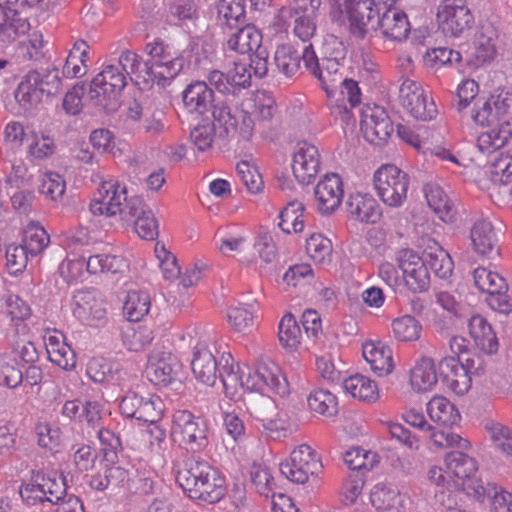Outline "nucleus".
I'll list each match as a JSON object with an SVG mask.
<instances>
[{
  "instance_id": "41",
  "label": "nucleus",
  "mask_w": 512,
  "mask_h": 512,
  "mask_svg": "<svg viewBox=\"0 0 512 512\" xmlns=\"http://www.w3.org/2000/svg\"><path fill=\"white\" fill-rule=\"evenodd\" d=\"M427 413L432 421L446 427L458 424L461 419L456 406L443 396H434L427 403Z\"/></svg>"
},
{
  "instance_id": "14",
  "label": "nucleus",
  "mask_w": 512,
  "mask_h": 512,
  "mask_svg": "<svg viewBox=\"0 0 512 512\" xmlns=\"http://www.w3.org/2000/svg\"><path fill=\"white\" fill-rule=\"evenodd\" d=\"M145 374L154 385L167 387L181 383L182 364L170 351L154 350L148 356Z\"/></svg>"
},
{
  "instance_id": "7",
  "label": "nucleus",
  "mask_w": 512,
  "mask_h": 512,
  "mask_svg": "<svg viewBox=\"0 0 512 512\" xmlns=\"http://www.w3.org/2000/svg\"><path fill=\"white\" fill-rule=\"evenodd\" d=\"M373 185L378 197L386 206L399 208L407 200L410 177L397 166L386 164L375 171Z\"/></svg>"
},
{
  "instance_id": "6",
  "label": "nucleus",
  "mask_w": 512,
  "mask_h": 512,
  "mask_svg": "<svg viewBox=\"0 0 512 512\" xmlns=\"http://www.w3.org/2000/svg\"><path fill=\"white\" fill-rule=\"evenodd\" d=\"M126 74L114 63L106 65L91 81L88 97L95 106L106 112L119 107V97L127 86Z\"/></svg>"
},
{
  "instance_id": "2",
  "label": "nucleus",
  "mask_w": 512,
  "mask_h": 512,
  "mask_svg": "<svg viewBox=\"0 0 512 512\" xmlns=\"http://www.w3.org/2000/svg\"><path fill=\"white\" fill-rule=\"evenodd\" d=\"M62 89L63 83L58 68L35 69L22 77L15 98L23 108L30 109L39 104L44 95L56 96Z\"/></svg>"
},
{
  "instance_id": "37",
  "label": "nucleus",
  "mask_w": 512,
  "mask_h": 512,
  "mask_svg": "<svg viewBox=\"0 0 512 512\" xmlns=\"http://www.w3.org/2000/svg\"><path fill=\"white\" fill-rule=\"evenodd\" d=\"M428 206L443 222H453L456 214L454 205L445 191L438 184L428 183L424 186Z\"/></svg>"
},
{
  "instance_id": "44",
  "label": "nucleus",
  "mask_w": 512,
  "mask_h": 512,
  "mask_svg": "<svg viewBox=\"0 0 512 512\" xmlns=\"http://www.w3.org/2000/svg\"><path fill=\"white\" fill-rule=\"evenodd\" d=\"M219 364L221 368L218 373L225 393L235 395L238 389H244V371H240L239 365L234 364L231 354H222Z\"/></svg>"
},
{
  "instance_id": "21",
  "label": "nucleus",
  "mask_w": 512,
  "mask_h": 512,
  "mask_svg": "<svg viewBox=\"0 0 512 512\" xmlns=\"http://www.w3.org/2000/svg\"><path fill=\"white\" fill-rule=\"evenodd\" d=\"M392 130L391 121L384 109L374 107L362 113L361 131L368 142L382 145L388 140Z\"/></svg>"
},
{
  "instance_id": "23",
  "label": "nucleus",
  "mask_w": 512,
  "mask_h": 512,
  "mask_svg": "<svg viewBox=\"0 0 512 512\" xmlns=\"http://www.w3.org/2000/svg\"><path fill=\"white\" fill-rule=\"evenodd\" d=\"M213 466L206 460L190 458L185 461L184 466L178 470L176 482L183 489L184 493L192 499L193 492H197L200 485H203L205 478L213 470Z\"/></svg>"
},
{
  "instance_id": "10",
  "label": "nucleus",
  "mask_w": 512,
  "mask_h": 512,
  "mask_svg": "<svg viewBox=\"0 0 512 512\" xmlns=\"http://www.w3.org/2000/svg\"><path fill=\"white\" fill-rule=\"evenodd\" d=\"M244 372V389L259 394L273 393L281 397L289 393V384L280 368L275 363H263L254 370L246 367Z\"/></svg>"
},
{
  "instance_id": "62",
  "label": "nucleus",
  "mask_w": 512,
  "mask_h": 512,
  "mask_svg": "<svg viewBox=\"0 0 512 512\" xmlns=\"http://www.w3.org/2000/svg\"><path fill=\"white\" fill-rule=\"evenodd\" d=\"M23 381V372L17 367L15 358L0 354V386L16 388Z\"/></svg>"
},
{
  "instance_id": "5",
  "label": "nucleus",
  "mask_w": 512,
  "mask_h": 512,
  "mask_svg": "<svg viewBox=\"0 0 512 512\" xmlns=\"http://www.w3.org/2000/svg\"><path fill=\"white\" fill-rule=\"evenodd\" d=\"M302 58L305 68L317 78L326 94L333 96L345 78L344 49L337 51L334 56H325L319 60L312 44H309L304 47Z\"/></svg>"
},
{
  "instance_id": "32",
  "label": "nucleus",
  "mask_w": 512,
  "mask_h": 512,
  "mask_svg": "<svg viewBox=\"0 0 512 512\" xmlns=\"http://www.w3.org/2000/svg\"><path fill=\"white\" fill-rule=\"evenodd\" d=\"M30 29L28 19L10 6H0V42L12 43Z\"/></svg>"
},
{
  "instance_id": "12",
  "label": "nucleus",
  "mask_w": 512,
  "mask_h": 512,
  "mask_svg": "<svg viewBox=\"0 0 512 512\" xmlns=\"http://www.w3.org/2000/svg\"><path fill=\"white\" fill-rule=\"evenodd\" d=\"M398 99L403 108L417 120L430 121L437 115L433 99L414 80H403L398 89Z\"/></svg>"
},
{
  "instance_id": "52",
  "label": "nucleus",
  "mask_w": 512,
  "mask_h": 512,
  "mask_svg": "<svg viewBox=\"0 0 512 512\" xmlns=\"http://www.w3.org/2000/svg\"><path fill=\"white\" fill-rule=\"evenodd\" d=\"M428 270H432L439 278H447L451 275L454 267L451 256L441 247L435 250L425 251L421 257Z\"/></svg>"
},
{
  "instance_id": "49",
  "label": "nucleus",
  "mask_w": 512,
  "mask_h": 512,
  "mask_svg": "<svg viewBox=\"0 0 512 512\" xmlns=\"http://www.w3.org/2000/svg\"><path fill=\"white\" fill-rule=\"evenodd\" d=\"M151 307L150 295L145 291H130L123 305L124 316L130 322H138L145 317Z\"/></svg>"
},
{
  "instance_id": "33",
  "label": "nucleus",
  "mask_w": 512,
  "mask_h": 512,
  "mask_svg": "<svg viewBox=\"0 0 512 512\" xmlns=\"http://www.w3.org/2000/svg\"><path fill=\"white\" fill-rule=\"evenodd\" d=\"M362 354L370 364L371 370L378 376H386L393 371L392 350L384 343L380 341L366 342L363 344Z\"/></svg>"
},
{
  "instance_id": "13",
  "label": "nucleus",
  "mask_w": 512,
  "mask_h": 512,
  "mask_svg": "<svg viewBox=\"0 0 512 512\" xmlns=\"http://www.w3.org/2000/svg\"><path fill=\"white\" fill-rule=\"evenodd\" d=\"M439 27L445 35L459 37L470 30L474 16L466 0H443L437 12Z\"/></svg>"
},
{
  "instance_id": "1",
  "label": "nucleus",
  "mask_w": 512,
  "mask_h": 512,
  "mask_svg": "<svg viewBox=\"0 0 512 512\" xmlns=\"http://www.w3.org/2000/svg\"><path fill=\"white\" fill-rule=\"evenodd\" d=\"M99 197L89 205V212L94 216L113 217L129 223L135 218V213L141 209V197L127 196V189L116 180L104 181L99 190Z\"/></svg>"
},
{
  "instance_id": "31",
  "label": "nucleus",
  "mask_w": 512,
  "mask_h": 512,
  "mask_svg": "<svg viewBox=\"0 0 512 512\" xmlns=\"http://www.w3.org/2000/svg\"><path fill=\"white\" fill-rule=\"evenodd\" d=\"M191 368L195 378L208 386L215 384L220 370L213 353L203 345L195 347Z\"/></svg>"
},
{
  "instance_id": "24",
  "label": "nucleus",
  "mask_w": 512,
  "mask_h": 512,
  "mask_svg": "<svg viewBox=\"0 0 512 512\" xmlns=\"http://www.w3.org/2000/svg\"><path fill=\"white\" fill-rule=\"evenodd\" d=\"M393 5L385 4V8L378 15L376 30L379 28L386 38L402 41L409 34L410 24L407 15Z\"/></svg>"
},
{
  "instance_id": "46",
  "label": "nucleus",
  "mask_w": 512,
  "mask_h": 512,
  "mask_svg": "<svg viewBox=\"0 0 512 512\" xmlns=\"http://www.w3.org/2000/svg\"><path fill=\"white\" fill-rule=\"evenodd\" d=\"M225 493V477L216 468H213L207 478H205L203 485H200L197 492H193L194 496L192 499L212 504L219 502L225 496Z\"/></svg>"
},
{
  "instance_id": "35",
  "label": "nucleus",
  "mask_w": 512,
  "mask_h": 512,
  "mask_svg": "<svg viewBox=\"0 0 512 512\" xmlns=\"http://www.w3.org/2000/svg\"><path fill=\"white\" fill-rule=\"evenodd\" d=\"M446 468L450 476L455 477L453 485L466 488V481L471 482V476L477 471V463L474 458L462 451H453L445 458Z\"/></svg>"
},
{
  "instance_id": "19",
  "label": "nucleus",
  "mask_w": 512,
  "mask_h": 512,
  "mask_svg": "<svg viewBox=\"0 0 512 512\" xmlns=\"http://www.w3.org/2000/svg\"><path fill=\"white\" fill-rule=\"evenodd\" d=\"M320 165L318 148L308 142L298 143L292 162L293 174L298 182L310 184L318 174Z\"/></svg>"
},
{
  "instance_id": "45",
  "label": "nucleus",
  "mask_w": 512,
  "mask_h": 512,
  "mask_svg": "<svg viewBox=\"0 0 512 512\" xmlns=\"http://www.w3.org/2000/svg\"><path fill=\"white\" fill-rule=\"evenodd\" d=\"M410 383L418 392L430 391L437 383V374L434 361L422 357L416 362L410 373Z\"/></svg>"
},
{
  "instance_id": "50",
  "label": "nucleus",
  "mask_w": 512,
  "mask_h": 512,
  "mask_svg": "<svg viewBox=\"0 0 512 512\" xmlns=\"http://www.w3.org/2000/svg\"><path fill=\"white\" fill-rule=\"evenodd\" d=\"M217 13L221 27L236 28L245 19V0H220Z\"/></svg>"
},
{
  "instance_id": "26",
  "label": "nucleus",
  "mask_w": 512,
  "mask_h": 512,
  "mask_svg": "<svg viewBox=\"0 0 512 512\" xmlns=\"http://www.w3.org/2000/svg\"><path fill=\"white\" fill-rule=\"evenodd\" d=\"M87 375L95 383L121 386L126 373L116 359L94 357L87 365Z\"/></svg>"
},
{
  "instance_id": "58",
  "label": "nucleus",
  "mask_w": 512,
  "mask_h": 512,
  "mask_svg": "<svg viewBox=\"0 0 512 512\" xmlns=\"http://www.w3.org/2000/svg\"><path fill=\"white\" fill-rule=\"evenodd\" d=\"M135 231L145 240H154L158 236V223L150 209H148L141 198V209L135 213Z\"/></svg>"
},
{
  "instance_id": "38",
  "label": "nucleus",
  "mask_w": 512,
  "mask_h": 512,
  "mask_svg": "<svg viewBox=\"0 0 512 512\" xmlns=\"http://www.w3.org/2000/svg\"><path fill=\"white\" fill-rule=\"evenodd\" d=\"M370 500L373 507L382 512H402L405 496L398 490L384 484H377L371 491Z\"/></svg>"
},
{
  "instance_id": "22",
  "label": "nucleus",
  "mask_w": 512,
  "mask_h": 512,
  "mask_svg": "<svg viewBox=\"0 0 512 512\" xmlns=\"http://www.w3.org/2000/svg\"><path fill=\"white\" fill-rule=\"evenodd\" d=\"M470 239L477 255L488 259L499 256L498 236L489 220L478 219L475 221L470 230Z\"/></svg>"
},
{
  "instance_id": "15",
  "label": "nucleus",
  "mask_w": 512,
  "mask_h": 512,
  "mask_svg": "<svg viewBox=\"0 0 512 512\" xmlns=\"http://www.w3.org/2000/svg\"><path fill=\"white\" fill-rule=\"evenodd\" d=\"M398 267L403 274V283L414 293L428 290L430 274L425 262L411 249L400 250L397 254Z\"/></svg>"
},
{
  "instance_id": "17",
  "label": "nucleus",
  "mask_w": 512,
  "mask_h": 512,
  "mask_svg": "<svg viewBox=\"0 0 512 512\" xmlns=\"http://www.w3.org/2000/svg\"><path fill=\"white\" fill-rule=\"evenodd\" d=\"M510 105L511 98L507 92L492 94L488 98H479L474 104L471 118L479 126H490L507 114Z\"/></svg>"
},
{
  "instance_id": "20",
  "label": "nucleus",
  "mask_w": 512,
  "mask_h": 512,
  "mask_svg": "<svg viewBox=\"0 0 512 512\" xmlns=\"http://www.w3.org/2000/svg\"><path fill=\"white\" fill-rule=\"evenodd\" d=\"M129 477L130 468L119 464H106L91 476L89 486L97 492L108 491L110 495L125 493Z\"/></svg>"
},
{
  "instance_id": "54",
  "label": "nucleus",
  "mask_w": 512,
  "mask_h": 512,
  "mask_svg": "<svg viewBox=\"0 0 512 512\" xmlns=\"http://www.w3.org/2000/svg\"><path fill=\"white\" fill-rule=\"evenodd\" d=\"M246 410L257 423L269 416L277 415V407L271 397L265 394H255L245 400Z\"/></svg>"
},
{
  "instance_id": "64",
  "label": "nucleus",
  "mask_w": 512,
  "mask_h": 512,
  "mask_svg": "<svg viewBox=\"0 0 512 512\" xmlns=\"http://www.w3.org/2000/svg\"><path fill=\"white\" fill-rule=\"evenodd\" d=\"M250 479L260 495L268 497L273 492L275 486L274 478L267 466L253 464L250 468Z\"/></svg>"
},
{
  "instance_id": "3",
  "label": "nucleus",
  "mask_w": 512,
  "mask_h": 512,
  "mask_svg": "<svg viewBox=\"0 0 512 512\" xmlns=\"http://www.w3.org/2000/svg\"><path fill=\"white\" fill-rule=\"evenodd\" d=\"M170 435L174 442L190 452L204 451L210 444L209 422L191 411L179 409L172 414Z\"/></svg>"
},
{
  "instance_id": "39",
  "label": "nucleus",
  "mask_w": 512,
  "mask_h": 512,
  "mask_svg": "<svg viewBox=\"0 0 512 512\" xmlns=\"http://www.w3.org/2000/svg\"><path fill=\"white\" fill-rule=\"evenodd\" d=\"M262 34L253 25L237 29L227 39V47L238 54H251L261 47Z\"/></svg>"
},
{
  "instance_id": "11",
  "label": "nucleus",
  "mask_w": 512,
  "mask_h": 512,
  "mask_svg": "<svg viewBox=\"0 0 512 512\" xmlns=\"http://www.w3.org/2000/svg\"><path fill=\"white\" fill-rule=\"evenodd\" d=\"M383 8L385 5L376 0H346L350 33L355 38L364 39L370 31H376L378 15Z\"/></svg>"
},
{
  "instance_id": "57",
  "label": "nucleus",
  "mask_w": 512,
  "mask_h": 512,
  "mask_svg": "<svg viewBox=\"0 0 512 512\" xmlns=\"http://www.w3.org/2000/svg\"><path fill=\"white\" fill-rule=\"evenodd\" d=\"M392 331L398 341L408 342L419 339L422 325L411 315H404L392 321Z\"/></svg>"
},
{
  "instance_id": "18",
  "label": "nucleus",
  "mask_w": 512,
  "mask_h": 512,
  "mask_svg": "<svg viewBox=\"0 0 512 512\" xmlns=\"http://www.w3.org/2000/svg\"><path fill=\"white\" fill-rule=\"evenodd\" d=\"M343 194L341 177L336 173L325 175L314 189L318 212L322 215L333 214L339 208Z\"/></svg>"
},
{
  "instance_id": "42",
  "label": "nucleus",
  "mask_w": 512,
  "mask_h": 512,
  "mask_svg": "<svg viewBox=\"0 0 512 512\" xmlns=\"http://www.w3.org/2000/svg\"><path fill=\"white\" fill-rule=\"evenodd\" d=\"M302 52L289 43L281 44L276 47L274 52V65L276 70L287 78H291L299 73L301 69Z\"/></svg>"
},
{
  "instance_id": "43",
  "label": "nucleus",
  "mask_w": 512,
  "mask_h": 512,
  "mask_svg": "<svg viewBox=\"0 0 512 512\" xmlns=\"http://www.w3.org/2000/svg\"><path fill=\"white\" fill-rule=\"evenodd\" d=\"M342 387L352 397L364 402H375L379 397V391L376 383L369 377L362 374L343 379Z\"/></svg>"
},
{
  "instance_id": "48",
  "label": "nucleus",
  "mask_w": 512,
  "mask_h": 512,
  "mask_svg": "<svg viewBox=\"0 0 512 512\" xmlns=\"http://www.w3.org/2000/svg\"><path fill=\"white\" fill-rule=\"evenodd\" d=\"M304 210L302 202L290 201L279 214L278 227L286 234L301 232L304 228L302 219Z\"/></svg>"
},
{
  "instance_id": "59",
  "label": "nucleus",
  "mask_w": 512,
  "mask_h": 512,
  "mask_svg": "<svg viewBox=\"0 0 512 512\" xmlns=\"http://www.w3.org/2000/svg\"><path fill=\"white\" fill-rule=\"evenodd\" d=\"M278 338L282 346L295 349L301 342L302 333L296 318L291 314H285L278 326Z\"/></svg>"
},
{
  "instance_id": "47",
  "label": "nucleus",
  "mask_w": 512,
  "mask_h": 512,
  "mask_svg": "<svg viewBox=\"0 0 512 512\" xmlns=\"http://www.w3.org/2000/svg\"><path fill=\"white\" fill-rule=\"evenodd\" d=\"M128 269L127 261L118 255L96 254L87 259L86 270L91 274L110 272L124 273Z\"/></svg>"
},
{
  "instance_id": "51",
  "label": "nucleus",
  "mask_w": 512,
  "mask_h": 512,
  "mask_svg": "<svg viewBox=\"0 0 512 512\" xmlns=\"http://www.w3.org/2000/svg\"><path fill=\"white\" fill-rule=\"evenodd\" d=\"M467 488L473 489L474 496L480 501H483L485 496L491 497V505L494 512H510V503H512L511 493L496 486L487 489L478 483L468 484Z\"/></svg>"
},
{
  "instance_id": "30",
  "label": "nucleus",
  "mask_w": 512,
  "mask_h": 512,
  "mask_svg": "<svg viewBox=\"0 0 512 512\" xmlns=\"http://www.w3.org/2000/svg\"><path fill=\"white\" fill-rule=\"evenodd\" d=\"M49 360L64 370H71L76 365V354L65 342L63 334L54 331L43 336Z\"/></svg>"
},
{
  "instance_id": "34",
  "label": "nucleus",
  "mask_w": 512,
  "mask_h": 512,
  "mask_svg": "<svg viewBox=\"0 0 512 512\" xmlns=\"http://www.w3.org/2000/svg\"><path fill=\"white\" fill-rule=\"evenodd\" d=\"M469 334L475 345L486 354H494L498 351L499 343L495 331L488 321L476 314L468 320Z\"/></svg>"
},
{
  "instance_id": "27",
  "label": "nucleus",
  "mask_w": 512,
  "mask_h": 512,
  "mask_svg": "<svg viewBox=\"0 0 512 512\" xmlns=\"http://www.w3.org/2000/svg\"><path fill=\"white\" fill-rule=\"evenodd\" d=\"M152 84L165 87L170 84L183 69L184 57L175 50H169V56H162L156 61H148Z\"/></svg>"
},
{
  "instance_id": "4",
  "label": "nucleus",
  "mask_w": 512,
  "mask_h": 512,
  "mask_svg": "<svg viewBox=\"0 0 512 512\" xmlns=\"http://www.w3.org/2000/svg\"><path fill=\"white\" fill-rule=\"evenodd\" d=\"M25 512H54L56 505L65 499L63 483L38 473L35 478L20 487Z\"/></svg>"
},
{
  "instance_id": "36",
  "label": "nucleus",
  "mask_w": 512,
  "mask_h": 512,
  "mask_svg": "<svg viewBox=\"0 0 512 512\" xmlns=\"http://www.w3.org/2000/svg\"><path fill=\"white\" fill-rule=\"evenodd\" d=\"M114 64L120 67L121 71L126 74L127 80L130 79L137 84L140 82L146 85L152 84L149 63L148 61L143 62L142 57L137 53L124 50Z\"/></svg>"
},
{
  "instance_id": "16",
  "label": "nucleus",
  "mask_w": 512,
  "mask_h": 512,
  "mask_svg": "<svg viewBox=\"0 0 512 512\" xmlns=\"http://www.w3.org/2000/svg\"><path fill=\"white\" fill-rule=\"evenodd\" d=\"M73 315L90 326H99L106 320V306L96 290H79L73 295Z\"/></svg>"
},
{
  "instance_id": "63",
  "label": "nucleus",
  "mask_w": 512,
  "mask_h": 512,
  "mask_svg": "<svg viewBox=\"0 0 512 512\" xmlns=\"http://www.w3.org/2000/svg\"><path fill=\"white\" fill-rule=\"evenodd\" d=\"M494 181L509 186L508 192L512 196V154L499 153L491 160Z\"/></svg>"
},
{
  "instance_id": "56",
  "label": "nucleus",
  "mask_w": 512,
  "mask_h": 512,
  "mask_svg": "<svg viewBox=\"0 0 512 512\" xmlns=\"http://www.w3.org/2000/svg\"><path fill=\"white\" fill-rule=\"evenodd\" d=\"M50 237L39 224L29 223L23 231L22 245L31 256L41 253L49 244Z\"/></svg>"
},
{
  "instance_id": "53",
  "label": "nucleus",
  "mask_w": 512,
  "mask_h": 512,
  "mask_svg": "<svg viewBox=\"0 0 512 512\" xmlns=\"http://www.w3.org/2000/svg\"><path fill=\"white\" fill-rule=\"evenodd\" d=\"M307 403L311 411L326 417H332L338 412L336 396L325 389H315L310 392Z\"/></svg>"
},
{
  "instance_id": "9",
  "label": "nucleus",
  "mask_w": 512,
  "mask_h": 512,
  "mask_svg": "<svg viewBox=\"0 0 512 512\" xmlns=\"http://www.w3.org/2000/svg\"><path fill=\"white\" fill-rule=\"evenodd\" d=\"M472 277L475 287L488 295L486 301L493 310L504 314H509L512 311L505 278L486 267L474 269Z\"/></svg>"
},
{
  "instance_id": "61",
  "label": "nucleus",
  "mask_w": 512,
  "mask_h": 512,
  "mask_svg": "<svg viewBox=\"0 0 512 512\" xmlns=\"http://www.w3.org/2000/svg\"><path fill=\"white\" fill-rule=\"evenodd\" d=\"M154 339L153 331L146 326L128 328L123 332V343L133 352H139L148 347Z\"/></svg>"
},
{
  "instance_id": "28",
  "label": "nucleus",
  "mask_w": 512,
  "mask_h": 512,
  "mask_svg": "<svg viewBox=\"0 0 512 512\" xmlns=\"http://www.w3.org/2000/svg\"><path fill=\"white\" fill-rule=\"evenodd\" d=\"M497 38L496 29L489 23L481 25L476 31L470 47V55L477 66L494 59Z\"/></svg>"
},
{
  "instance_id": "40",
  "label": "nucleus",
  "mask_w": 512,
  "mask_h": 512,
  "mask_svg": "<svg viewBox=\"0 0 512 512\" xmlns=\"http://www.w3.org/2000/svg\"><path fill=\"white\" fill-rule=\"evenodd\" d=\"M347 205L349 214L358 221L376 223L380 219V206L372 196L352 195Z\"/></svg>"
},
{
  "instance_id": "60",
  "label": "nucleus",
  "mask_w": 512,
  "mask_h": 512,
  "mask_svg": "<svg viewBox=\"0 0 512 512\" xmlns=\"http://www.w3.org/2000/svg\"><path fill=\"white\" fill-rule=\"evenodd\" d=\"M332 242L322 234H312L306 240V252L316 263H329L332 258Z\"/></svg>"
},
{
  "instance_id": "8",
  "label": "nucleus",
  "mask_w": 512,
  "mask_h": 512,
  "mask_svg": "<svg viewBox=\"0 0 512 512\" xmlns=\"http://www.w3.org/2000/svg\"><path fill=\"white\" fill-rule=\"evenodd\" d=\"M323 465L317 453L308 445L295 448L288 459L279 464V470L288 480L304 484L310 476H318Z\"/></svg>"
},
{
  "instance_id": "29",
  "label": "nucleus",
  "mask_w": 512,
  "mask_h": 512,
  "mask_svg": "<svg viewBox=\"0 0 512 512\" xmlns=\"http://www.w3.org/2000/svg\"><path fill=\"white\" fill-rule=\"evenodd\" d=\"M440 375L446 385L457 395H464L471 387V376L463 367L460 359L445 357L439 363Z\"/></svg>"
},
{
  "instance_id": "55",
  "label": "nucleus",
  "mask_w": 512,
  "mask_h": 512,
  "mask_svg": "<svg viewBox=\"0 0 512 512\" xmlns=\"http://www.w3.org/2000/svg\"><path fill=\"white\" fill-rule=\"evenodd\" d=\"M343 460L352 471H370L379 462L378 455L360 447L352 448L345 452Z\"/></svg>"
},
{
  "instance_id": "25",
  "label": "nucleus",
  "mask_w": 512,
  "mask_h": 512,
  "mask_svg": "<svg viewBox=\"0 0 512 512\" xmlns=\"http://www.w3.org/2000/svg\"><path fill=\"white\" fill-rule=\"evenodd\" d=\"M185 110L189 114L204 116L212 109L214 92L204 81H195L186 86L182 92Z\"/></svg>"
}]
</instances>
